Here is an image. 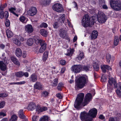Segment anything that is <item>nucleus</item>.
Instances as JSON below:
<instances>
[{"label": "nucleus", "instance_id": "obj_1", "mask_svg": "<svg viewBox=\"0 0 121 121\" xmlns=\"http://www.w3.org/2000/svg\"><path fill=\"white\" fill-rule=\"evenodd\" d=\"M84 95V94L83 93H80L78 95L74 104L75 108L78 109L81 108L88 104L91 100V95L90 93H88L86 94L83 101Z\"/></svg>", "mask_w": 121, "mask_h": 121}, {"label": "nucleus", "instance_id": "obj_2", "mask_svg": "<svg viewBox=\"0 0 121 121\" xmlns=\"http://www.w3.org/2000/svg\"><path fill=\"white\" fill-rule=\"evenodd\" d=\"M87 80L88 77L86 76L80 77L76 81L75 86V89H78L83 88Z\"/></svg>", "mask_w": 121, "mask_h": 121}, {"label": "nucleus", "instance_id": "obj_3", "mask_svg": "<svg viewBox=\"0 0 121 121\" xmlns=\"http://www.w3.org/2000/svg\"><path fill=\"white\" fill-rule=\"evenodd\" d=\"M110 5L111 8L116 11L121 9V2L119 0H111Z\"/></svg>", "mask_w": 121, "mask_h": 121}, {"label": "nucleus", "instance_id": "obj_4", "mask_svg": "<svg viewBox=\"0 0 121 121\" xmlns=\"http://www.w3.org/2000/svg\"><path fill=\"white\" fill-rule=\"evenodd\" d=\"M82 23L83 26L87 27L88 26H90L91 25H93L94 22L93 21L91 22L90 21V18L88 14H85L83 18Z\"/></svg>", "mask_w": 121, "mask_h": 121}, {"label": "nucleus", "instance_id": "obj_5", "mask_svg": "<svg viewBox=\"0 0 121 121\" xmlns=\"http://www.w3.org/2000/svg\"><path fill=\"white\" fill-rule=\"evenodd\" d=\"M116 84L117 81L115 79L112 77L109 78L107 84V90L108 92L112 91L113 86L114 87Z\"/></svg>", "mask_w": 121, "mask_h": 121}, {"label": "nucleus", "instance_id": "obj_6", "mask_svg": "<svg viewBox=\"0 0 121 121\" xmlns=\"http://www.w3.org/2000/svg\"><path fill=\"white\" fill-rule=\"evenodd\" d=\"M81 120L83 121H93V119L90 117L88 113L85 111L82 112L80 114Z\"/></svg>", "mask_w": 121, "mask_h": 121}, {"label": "nucleus", "instance_id": "obj_7", "mask_svg": "<svg viewBox=\"0 0 121 121\" xmlns=\"http://www.w3.org/2000/svg\"><path fill=\"white\" fill-rule=\"evenodd\" d=\"M34 39L36 44H40L41 47L46 48L47 44L44 40L40 39L39 37L37 36H35L34 37Z\"/></svg>", "mask_w": 121, "mask_h": 121}, {"label": "nucleus", "instance_id": "obj_8", "mask_svg": "<svg viewBox=\"0 0 121 121\" xmlns=\"http://www.w3.org/2000/svg\"><path fill=\"white\" fill-rule=\"evenodd\" d=\"M97 19L99 23H102L105 22L107 18L106 16L103 12H99L97 16Z\"/></svg>", "mask_w": 121, "mask_h": 121}, {"label": "nucleus", "instance_id": "obj_9", "mask_svg": "<svg viewBox=\"0 0 121 121\" xmlns=\"http://www.w3.org/2000/svg\"><path fill=\"white\" fill-rule=\"evenodd\" d=\"M82 69V66L80 65H75L71 67V70L74 73L79 72Z\"/></svg>", "mask_w": 121, "mask_h": 121}, {"label": "nucleus", "instance_id": "obj_10", "mask_svg": "<svg viewBox=\"0 0 121 121\" xmlns=\"http://www.w3.org/2000/svg\"><path fill=\"white\" fill-rule=\"evenodd\" d=\"M47 108L45 106L41 107L40 106L39 104L37 105L36 108V111L38 114L40 112H44L47 110Z\"/></svg>", "mask_w": 121, "mask_h": 121}, {"label": "nucleus", "instance_id": "obj_11", "mask_svg": "<svg viewBox=\"0 0 121 121\" xmlns=\"http://www.w3.org/2000/svg\"><path fill=\"white\" fill-rule=\"evenodd\" d=\"M37 9L35 7H31L27 12L28 14L31 16L35 15L37 12Z\"/></svg>", "mask_w": 121, "mask_h": 121}, {"label": "nucleus", "instance_id": "obj_12", "mask_svg": "<svg viewBox=\"0 0 121 121\" xmlns=\"http://www.w3.org/2000/svg\"><path fill=\"white\" fill-rule=\"evenodd\" d=\"M4 62L0 61V69L2 71H4L7 70V66L6 63H8L7 61L4 60Z\"/></svg>", "mask_w": 121, "mask_h": 121}, {"label": "nucleus", "instance_id": "obj_13", "mask_svg": "<svg viewBox=\"0 0 121 121\" xmlns=\"http://www.w3.org/2000/svg\"><path fill=\"white\" fill-rule=\"evenodd\" d=\"M98 34V33L96 30H94L90 34L89 38L91 40H95L97 38Z\"/></svg>", "mask_w": 121, "mask_h": 121}, {"label": "nucleus", "instance_id": "obj_14", "mask_svg": "<svg viewBox=\"0 0 121 121\" xmlns=\"http://www.w3.org/2000/svg\"><path fill=\"white\" fill-rule=\"evenodd\" d=\"M88 113L90 117L94 118L96 117L97 113V110L95 108H93L89 110Z\"/></svg>", "mask_w": 121, "mask_h": 121}, {"label": "nucleus", "instance_id": "obj_15", "mask_svg": "<svg viewBox=\"0 0 121 121\" xmlns=\"http://www.w3.org/2000/svg\"><path fill=\"white\" fill-rule=\"evenodd\" d=\"M61 37L63 38L67 39L68 41L70 40L69 38L66 30H61Z\"/></svg>", "mask_w": 121, "mask_h": 121}, {"label": "nucleus", "instance_id": "obj_16", "mask_svg": "<svg viewBox=\"0 0 121 121\" xmlns=\"http://www.w3.org/2000/svg\"><path fill=\"white\" fill-rule=\"evenodd\" d=\"M25 31L29 34L31 33L33 31V28L31 25H27L25 26Z\"/></svg>", "mask_w": 121, "mask_h": 121}, {"label": "nucleus", "instance_id": "obj_17", "mask_svg": "<svg viewBox=\"0 0 121 121\" xmlns=\"http://www.w3.org/2000/svg\"><path fill=\"white\" fill-rule=\"evenodd\" d=\"M52 8L54 10L59 12H60V3H56L52 6Z\"/></svg>", "mask_w": 121, "mask_h": 121}, {"label": "nucleus", "instance_id": "obj_18", "mask_svg": "<svg viewBox=\"0 0 121 121\" xmlns=\"http://www.w3.org/2000/svg\"><path fill=\"white\" fill-rule=\"evenodd\" d=\"M84 57V53L83 52L79 51L76 58L77 60H81Z\"/></svg>", "mask_w": 121, "mask_h": 121}, {"label": "nucleus", "instance_id": "obj_19", "mask_svg": "<svg viewBox=\"0 0 121 121\" xmlns=\"http://www.w3.org/2000/svg\"><path fill=\"white\" fill-rule=\"evenodd\" d=\"M34 87L36 89L41 90L42 88V84L40 82H37L34 84Z\"/></svg>", "mask_w": 121, "mask_h": 121}, {"label": "nucleus", "instance_id": "obj_20", "mask_svg": "<svg viewBox=\"0 0 121 121\" xmlns=\"http://www.w3.org/2000/svg\"><path fill=\"white\" fill-rule=\"evenodd\" d=\"M35 107L36 105L35 103L32 102L29 104L27 108L29 111L33 110Z\"/></svg>", "mask_w": 121, "mask_h": 121}, {"label": "nucleus", "instance_id": "obj_21", "mask_svg": "<svg viewBox=\"0 0 121 121\" xmlns=\"http://www.w3.org/2000/svg\"><path fill=\"white\" fill-rule=\"evenodd\" d=\"M101 68L103 72H105L106 69L111 70L112 68L106 65H103L101 66Z\"/></svg>", "mask_w": 121, "mask_h": 121}, {"label": "nucleus", "instance_id": "obj_22", "mask_svg": "<svg viewBox=\"0 0 121 121\" xmlns=\"http://www.w3.org/2000/svg\"><path fill=\"white\" fill-rule=\"evenodd\" d=\"M15 54L17 57H20L22 55V51L19 48H17L15 52Z\"/></svg>", "mask_w": 121, "mask_h": 121}, {"label": "nucleus", "instance_id": "obj_23", "mask_svg": "<svg viewBox=\"0 0 121 121\" xmlns=\"http://www.w3.org/2000/svg\"><path fill=\"white\" fill-rule=\"evenodd\" d=\"M37 79V75L35 73L32 74L30 77V80L33 82H35L36 81Z\"/></svg>", "mask_w": 121, "mask_h": 121}, {"label": "nucleus", "instance_id": "obj_24", "mask_svg": "<svg viewBox=\"0 0 121 121\" xmlns=\"http://www.w3.org/2000/svg\"><path fill=\"white\" fill-rule=\"evenodd\" d=\"M99 63L97 61L94 62L93 64V68L95 70L98 71L99 69Z\"/></svg>", "mask_w": 121, "mask_h": 121}, {"label": "nucleus", "instance_id": "obj_25", "mask_svg": "<svg viewBox=\"0 0 121 121\" xmlns=\"http://www.w3.org/2000/svg\"><path fill=\"white\" fill-rule=\"evenodd\" d=\"M11 59L13 62L16 65L18 66L20 65V63L18 60L15 57H11Z\"/></svg>", "mask_w": 121, "mask_h": 121}, {"label": "nucleus", "instance_id": "obj_26", "mask_svg": "<svg viewBox=\"0 0 121 121\" xmlns=\"http://www.w3.org/2000/svg\"><path fill=\"white\" fill-rule=\"evenodd\" d=\"M48 51H45L43 54V57L42 60L43 61H46L48 57Z\"/></svg>", "mask_w": 121, "mask_h": 121}, {"label": "nucleus", "instance_id": "obj_27", "mask_svg": "<svg viewBox=\"0 0 121 121\" xmlns=\"http://www.w3.org/2000/svg\"><path fill=\"white\" fill-rule=\"evenodd\" d=\"M6 6V5L4 6V7H2V6H0V17L1 18H3L4 17V14L3 13V8L5 6Z\"/></svg>", "mask_w": 121, "mask_h": 121}, {"label": "nucleus", "instance_id": "obj_28", "mask_svg": "<svg viewBox=\"0 0 121 121\" xmlns=\"http://www.w3.org/2000/svg\"><path fill=\"white\" fill-rule=\"evenodd\" d=\"M89 50V52H94L96 50V46L95 45H92L91 46Z\"/></svg>", "mask_w": 121, "mask_h": 121}, {"label": "nucleus", "instance_id": "obj_29", "mask_svg": "<svg viewBox=\"0 0 121 121\" xmlns=\"http://www.w3.org/2000/svg\"><path fill=\"white\" fill-rule=\"evenodd\" d=\"M6 35L8 38H10L13 35L12 32L9 29L7 30L6 31Z\"/></svg>", "mask_w": 121, "mask_h": 121}, {"label": "nucleus", "instance_id": "obj_30", "mask_svg": "<svg viewBox=\"0 0 121 121\" xmlns=\"http://www.w3.org/2000/svg\"><path fill=\"white\" fill-rule=\"evenodd\" d=\"M9 11L12 13L14 15L17 17L18 16V14L15 13V12L16 10V9L15 8L11 7L9 9Z\"/></svg>", "mask_w": 121, "mask_h": 121}, {"label": "nucleus", "instance_id": "obj_31", "mask_svg": "<svg viewBox=\"0 0 121 121\" xmlns=\"http://www.w3.org/2000/svg\"><path fill=\"white\" fill-rule=\"evenodd\" d=\"M33 39L32 38H30L27 40L26 44L28 46H30L33 44Z\"/></svg>", "mask_w": 121, "mask_h": 121}, {"label": "nucleus", "instance_id": "obj_32", "mask_svg": "<svg viewBox=\"0 0 121 121\" xmlns=\"http://www.w3.org/2000/svg\"><path fill=\"white\" fill-rule=\"evenodd\" d=\"M23 110L21 109L19 110L18 112V114L19 117L22 119H24L25 118V116L24 114Z\"/></svg>", "mask_w": 121, "mask_h": 121}, {"label": "nucleus", "instance_id": "obj_33", "mask_svg": "<svg viewBox=\"0 0 121 121\" xmlns=\"http://www.w3.org/2000/svg\"><path fill=\"white\" fill-rule=\"evenodd\" d=\"M74 52V50L73 49H70L69 50H67V53L65 54V55L67 56H71Z\"/></svg>", "mask_w": 121, "mask_h": 121}, {"label": "nucleus", "instance_id": "obj_34", "mask_svg": "<svg viewBox=\"0 0 121 121\" xmlns=\"http://www.w3.org/2000/svg\"><path fill=\"white\" fill-rule=\"evenodd\" d=\"M48 116H44L40 118L39 121H48Z\"/></svg>", "mask_w": 121, "mask_h": 121}, {"label": "nucleus", "instance_id": "obj_35", "mask_svg": "<svg viewBox=\"0 0 121 121\" xmlns=\"http://www.w3.org/2000/svg\"><path fill=\"white\" fill-rule=\"evenodd\" d=\"M119 39L117 36H115L114 38V45L115 46H117L119 43Z\"/></svg>", "mask_w": 121, "mask_h": 121}, {"label": "nucleus", "instance_id": "obj_36", "mask_svg": "<svg viewBox=\"0 0 121 121\" xmlns=\"http://www.w3.org/2000/svg\"><path fill=\"white\" fill-rule=\"evenodd\" d=\"M90 66L89 65L84 66H82V70L86 71H88L90 70Z\"/></svg>", "mask_w": 121, "mask_h": 121}, {"label": "nucleus", "instance_id": "obj_37", "mask_svg": "<svg viewBox=\"0 0 121 121\" xmlns=\"http://www.w3.org/2000/svg\"><path fill=\"white\" fill-rule=\"evenodd\" d=\"M19 20L23 23H26L27 21V19L23 16H21L19 18Z\"/></svg>", "mask_w": 121, "mask_h": 121}, {"label": "nucleus", "instance_id": "obj_38", "mask_svg": "<svg viewBox=\"0 0 121 121\" xmlns=\"http://www.w3.org/2000/svg\"><path fill=\"white\" fill-rule=\"evenodd\" d=\"M13 42L14 43L18 46H20L21 45V43L17 39H14Z\"/></svg>", "mask_w": 121, "mask_h": 121}, {"label": "nucleus", "instance_id": "obj_39", "mask_svg": "<svg viewBox=\"0 0 121 121\" xmlns=\"http://www.w3.org/2000/svg\"><path fill=\"white\" fill-rule=\"evenodd\" d=\"M6 116V112L4 110H2L0 112V118H1Z\"/></svg>", "mask_w": 121, "mask_h": 121}, {"label": "nucleus", "instance_id": "obj_40", "mask_svg": "<svg viewBox=\"0 0 121 121\" xmlns=\"http://www.w3.org/2000/svg\"><path fill=\"white\" fill-rule=\"evenodd\" d=\"M17 118V116L15 115H13L11 117L10 121H16Z\"/></svg>", "mask_w": 121, "mask_h": 121}, {"label": "nucleus", "instance_id": "obj_41", "mask_svg": "<svg viewBox=\"0 0 121 121\" xmlns=\"http://www.w3.org/2000/svg\"><path fill=\"white\" fill-rule=\"evenodd\" d=\"M58 82V80L57 79H55L53 81L51 82V85L52 86H56L57 85Z\"/></svg>", "mask_w": 121, "mask_h": 121}, {"label": "nucleus", "instance_id": "obj_42", "mask_svg": "<svg viewBox=\"0 0 121 121\" xmlns=\"http://www.w3.org/2000/svg\"><path fill=\"white\" fill-rule=\"evenodd\" d=\"M41 34L43 36L46 37L47 35V32L44 29H42L40 30Z\"/></svg>", "mask_w": 121, "mask_h": 121}, {"label": "nucleus", "instance_id": "obj_43", "mask_svg": "<svg viewBox=\"0 0 121 121\" xmlns=\"http://www.w3.org/2000/svg\"><path fill=\"white\" fill-rule=\"evenodd\" d=\"M15 76L17 77L20 78L22 77V71H19L15 73Z\"/></svg>", "mask_w": 121, "mask_h": 121}, {"label": "nucleus", "instance_id": "obj_44", "mask_svg": "<svg viewBox=\"0 0 121 121\" xmlns=\"http://www.w3.org/2000/svg\"><path fill=\"white\" fill-rule=\"evenodd\" d=\"M115 88H117V89H121V82H120L117 84H116Z\"/></svg>", "mask_w": 121, "mask_h": 121}, {"label": "nucleus", "instance_id": "obj_45", "mask_svg": "<svg viewBox=\"0 0 121 121\" xmlns=\"http://www.w3.org/2000/svg\"><path fill=\"white\" fill-rule=\"evenodd\" d=\"M106 58L107 59V62L108 63H109L110 62L111 59V55L109 54H107Z\"/></svg>", "mask_w": 121, "mask_h": 121}, {"label": "nucleus", "instance_id": "obj_46", "mask_svg": "<svg viewBox=\"0 0 121 121\" xmlns=\"http://www.w3.org/2000/svg\"><path fill=\"white\" fill-rule=\"evenodd\" d=\"M116 92L118 97L119 98H121V91L120 90L117 89L116 90Z\"/></svg>", "mask_w": 121, "mask_h": 121}, {"label": "nucleus", "instance_id": "obj_47", "mask_svg": "<svg viewBox=\"0 0 121 121\" xmlns=\"http://www.w3.org/2000/svg\"><path fill=\"white\" fill-rule=\"evenodd\" d=\"M8 95L7 94L5 93L0 94V97L1 98L5 97H6Z\"/></svg>", "mask_w": 121, "mask_h": 121}, {"label": "nucleus", "instance_id": "obj_48", "mask_svg": "<svg viewBox=\"0 0 121 121\" xmlns=\"http://www.w3.org/2000/svg\"><path fill=\"white\" fill-rule=\"evenodd\" d=\"M5 102L4 101H2L0 103V108H3L5 106Z\"/></svg>", "mask_w": 121, "mask_h": 121}, {"label": "nucleus", "instance_id": "obj_49", "mask_svg": "<svg viewBox=\"0 0 121 121\" xmlns=\"http://www.w3.org/2000/svg\"><path fill=\"white\" fill-rule=\"evenodd\" d=\"M40 2L41 4L43 5H45L47 4L48 1L47 0H42Z\"/></svg>", "mask_w": 121, "mask_h": 121}, {"label": "nucleus", "instance_id": "obj_50", "mask_svg": "<svg viewBox=\"0 0 121 121\" xmlns=\"http://www.w3.org/2000/svg\"><path fill=\"white\" fill-rule=\"evenodd\" d=\"M48 92L46 91H44L42 93V95L44 97H46L48 95Z\"/></svg>", "mask_w": 121, "mask_h": 121}, {"label": "nucleus", "instance_id": "obj_51", "mask_svg": "<svg viewBox=\"0 0 121 121\" xmlns=\"http://www.w3.org/2000/svg\"><path fill=\"white\" fill-rule=\"evenodd\" d=\"M53 27L56 29L58 28L59 26V25L58 22H56L54 23L53 25Z\"/></svg>", "mask_w": 121, "mask_h": 121}, {"label": "nucleus", "instance_id": "obj_52", "mask_svg": "<svg viewBox=\"0 0 121 121\" xmlns=\"http://www.w3.org/2000/svg\"><path fill=\"white\" fill-rule=\"evenodd\" d=\"M22 77L24 76L26 77H28L29 76L28 73L27 72H24L22 71Z\"/></svg>", "mask_w": 121, "mask_h": 121}, {"label": "nucleus", "instance_id": "obj_53", "mask_svg": "<svg viewBox=\"0 0 121 121\" xmlns=\"http://www.w3.org/2000/svg\"><path fill=\"white\" fill-rule=\"evenodd\" d=\"M48 25L45 23H42L40 25V27H41L46 28L48 27Z\"/></svg>", "mask_w": 121, "mask_h": 121}, {"label": "nucleus", "instance_id": "obj_54", "mask_svg": "<svg viewBox=\"0 0 121 121\" xmlns=\"http://www.w3.org/2000/svg\"><path fill=\"white\" fill-rule=\"evenodd\" d=\"M39 117L37 116H34L32 118V121H37L38 120Z\"/></svg>", "mask_w": 121, "mask_h": 121}, {"label": "nucleus", "instance_id": "obj_55", "mask_svg": "<svg viewBox=\"0 0 121 121\" xmlns=\"http://www.w3.org/2000/svg\"><path fill=\"white\" fill-rule=\"evenodd\" d=\"M46 49L43 47H41L39 49V52L40 53H42Z\"/></svg>", "mask_w": 121, "mask_h": 121}, {"label": "nucleus", "instance_id": "obj_56", "mask_svg": "<svg viewBox=\"0 0 121 121\" xmlns=\"http://www.w3.org/2000/svg\"><path fill=\"white\" fill-rule=\"evenodd\" d=\"M101 81L102 82H105L106 81V78L104 75H102L101 78Z\"/></svg>", "mask_w": 121, "mask_h": 121}, {"label": "nucleus", "instance_id": "obj_57", "mask_svg": "<svg viewBox=\"0 0 121 121\" xmlns=\"http://www.w3.org/2000/svg\"><path fill=\"white\" fill-rule=\"evenodd\" d=\"M27 55V54L26 52L23 51L22 55L23 58H25L26 57Z\"/></svg>", "mask_w": 121, "mask_h": 121}, {"label": "nucleus", "instance_id": "obj_58", "mask_svg": "<svg viewBox=\"0 0 121 121\" xmlns=\"http://www.w3.org/2000/svg\"><path fill=\"white\" fill-rule=\"evenodd\" d=\"M73 4L74 7L76 9L78 10V7L77 3L75 2H73Z\"/></svg>", "mask_w": 121, "mask_h": 121}, {"label": "nucleus", "instance_id": "obj_59", "mask_svg": "<svg viewBox=\"0 0 121 121\" xmlns=\"http://www.w3.org/2000/svg\"><path fill=\"white\" fill-rule=\"evenodd\" d=\"M117 118L115 117H110L109 120V121H116Z\"/></svg>", "mask_w": 121, "mask_h": 121}, {"label": "nucleus", "instance_id": "obj_60", "mask_svg": "<svg viewBox=\"0 0 121 121\" xmlns=\"http://www.w3.org/2000/svg\"><path fill=\"white\" fill-rule=\"evenodd\" d=\"M10 24V22L9 20H7L5 22V25L7 27H8Z\"/></svg>", "mask_w": 121, "mask_h": 121}, {"label": "nucleus", "instance_id": "obj_61", "mask_svg": "<svg viewBox=\"0 0 121 121\" xmlns=\"http://www.w3.org/2000/svg\"><path fill=\"white\" fill-rule=\"evenodd\" d=\"M5 16V17L6 18L8 17L9 16V13L7 11H6L4 13V16Z\"/></svg>", "mask_w": 121, "mask_h": 121}, {"label": "nucleus", "instance_id": "obj_62", "mask_svg": "<svg viewBox=\"0 0 121 121\" xmlns=\"http://www.w3.org/2000/svg\"><path fill=\"white\" fill-rule=\"evenodd\" d=\"M65 15L64 14H63L62 15V16L61 17V19H62V21L63 22H64V21L65 20Z\"/></svg>", "mask_w": 121, "mask_h": 121}, {"label": "nucleus", "instance_id": "obj_63", "mask_svg": "<svg viewBox=\"0 0 121 121\" xmlns=\"http://www.w3.org/2000/svg\"><path fill=\"white\" fill-rule=\"evenodd\" d=\"M67 22L69 26L70 27H71L72 28L73 26L71 24L70 22L69 21L68 19H67Z\"/></svg>", "mask_w": 121, "mask_h": 121}, {"label": "nucleus", "instance_id": "obj_64", "mask_svg": "<svg viewBox=\"0 0 121 121\" xmlns=\"http://www.w3.org/2000/svg\"><path fill=\"white\" fill-rule=\"evenodd\" d=\"M66 61L65 60H61V65H64Z\"/></svg>", "mask_w": 121, "mask_h": 121}]
</instances>
